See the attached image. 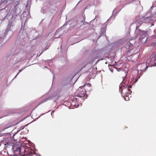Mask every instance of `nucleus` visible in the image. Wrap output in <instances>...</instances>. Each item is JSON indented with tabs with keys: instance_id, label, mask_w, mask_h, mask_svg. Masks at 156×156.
<instances>
[{
	"instance_id": "nucleus-6",
	"label": "nucleus",
	"mask_w": 156,
	"mask_h": 156,
	"mask_svg": "<svg viewBox=\"0 0 156 156\" xmlns=\"http://www.w3.org/2000/svg\"><path fill=\"white\" fill-rule=\"evenodd\" d=\"M98 58V56L94 57L92 60L89 61L88 62V64H91L93 63L96 59Z\"/></svg>"
},
{
	"instance_id": "nucleus-9",
	"label": "nucleus",
	"mask_w": 156,
	"mask_h": 156,
	"mask_svg": "<svg viewBox=\"0 0 156 156\" xmlns=\"http://www.w3.org/2000/svg\"><path fill=\"white\" fill-rule=\"evenodd\" d=\"M150 18H151L152 17H151L150 16V17H147L145 18V19H147V20L149 19V20H148V21H149V20H150V19H149Z\"/></svg>"
},
{
	"instance_id": "nucleus-12",
	"label": "nucleus",
	"mask_w": 156,
	"mask_h": 156,
	"mask_svg": "<svg viewBox=\"0 0 156 156\" xmlns=\"http://www.w3.org/2000/svg\"><path fill=\"white\" fill-rule=\"evenodd\" d=\"M87 86H88V87H90L91 86V84L90 83H88L87 84Z\"/></svg>"
},
{
	"instance_id": "nucleus-14",
	"label": "nucleus",
	"mask_w": 156,
	"mask_h": 156,
	"mask_svg": "<svg viewBox=\"0 0 156 156\" xmlns=\"http://www.w3.org/2000/svg\"><path fill=\"white\" fill-rule=\"evenodd\" d=\"M9 127H10V126H8V127H6V128H4V129H2V130H3V131H4V130H5V129H7V128H9Z\"/></svg>"
},
{
	"instance_id": "nucleus-15",
	"label": "nucleus",
	"mask_w": 156,
	"mask_h": 156,
	"mask_svg": "<svg viewBox=\"0 0 156 156\" xmlns=\"http://www.w3.org/2000/svg\"><path fill=\"white\" fill-rule=\"evenodd\" d=\"M113 69H111V70H110L112 72H113Z\"/></svg>"
},
{
	"instance_id": "nucleus-4",
	"label": "nucleus",
	"mask_w": 156,
	"mask_h": 156,
	"mask_svg": "<svg viewBox=\"0 0 156 156\" xmlns=\"http://www.w3.org/2000/svg\"><path fill=\"white\" fill-rule=\"evenodd\" d=\"M49 100V98H47L41 101L38 105L36 107V108L37 107L40 105L44 103Z\"/></svg>"
},
{
	"instance_id": "nucleus-5",
	"label": "nucleus",
	"mask_w": 156,
	"mask_h": 156,
	"mask_svg": "<svg viewBox=\"0 0 156 156\" xmlns=\"http://www.w3.org/2000/svg\"><path fill=\"white\" fill-rule=\"evenodd\" d=\"M98 58V56L94 57L92 60L89 61L88 62V64H91L93 63L96 59Z\"/></svg>"
},
{
	"instance_id": "nucleus-7",
	"label": "nucleus",
	"mask_w": 156,
	"mask_h": 156,
	"mask_svg": "<svg viewBox=\"0 0 156 156\" xmlns=\"http://www.w3.org/2000/svg\"><path fill=\"white\" fill-rule=\"evenodd\" d=\"M146 32L145 31H142L140 32V34L143 37H144L146 35Z\"/></svg>"
},
{
	"instance_id": "nucleus-10",
	"label": "nucleus",
	"mask_w": 156,
	"mask_h": 156,
	"mask_svg": "<svg viewBox=\"0 0 156 156\" xmlns=\"http://www.w3.org/2000/svg\"><path fill=\"white\" fill-rule=\"evenodd\" d=\"M148 67V66H146V67H145V69H144L143 70V71H145L147 70V69Z\"/></svg>"
},
{
	"instance_id": "nucleus-18",
	"label": "nucleus",
	"mask_w": 156,
	"mask_h": 156,
	"mask_svg": "<svg viewBox=\"0 0 156 156\" xmlns=\"http://www.w3.org/2000/svg\"><path fill=\"white\" fill-rule=\"evenodd\" d=\"M139 39H140V38H139Z\"/></svg>"
},
{
	"instance_id": "nucleus-8",
	"label": "nucleus",
	"mask_w": 156,
	"mask_h": 156,
	"mask_svg": "<svg viewBox=\"0 0 156 156\" xmlns=\"http://www.w3.org/2000/svg\"><path fill=\"white\" fill-rule=\"evenodd\" d=\"M124 99L126 101H127L129 100V98L128 96L126 95V96L124 98Z\"/></svg>"
},
{
	"instance_id": "nucleus-16",
	"label": "nucleus",
	"mask_w": 156,
	"mask_h": 156,
	"mask_svg": "<svg viewBox=\"0 0 156 156\" xmlns=\"http://www.w3.org/2000/svg\"><path fill=\"white\" fill-rule=\"evenodd\" d=\"M9 156H16V155H10Z\"/></svg>"
},
{
	"instance_id": "nucleus-3",
	"label": "nucleus",
	"mask_w": 156,
	"mask_h": 156,
	"mask_svg": "<svg viewBox=\"0 0 156 156\" xmlns=\"http://www.w3.org/2000/svg\"><path fill=\"white\" fill-rule=\"evenodd\" d=\"M151 58V61L156 64V54H153Z\"/></svg>"
},
{
	"instance_id": "nucleus-19",
	"label": "nucleus",
	"mask_w": 156,
	"mask_h": 156,
	"mask_svg": "<svg viewBox=\"0 0 156 156\" xmlns=\"http://www.w3.org/2000/svg\"><path fill=\"white\" fill-rule=\"evenodd\" d=\"M155 14L156 15V13H155Z\"/></svg>"
},
{
	"instance_id": "nucleus-17",
	"label": "nucleus",
	"mask_w": 156,
	"mask_h": 156,
	"mask_svg": "<svg viewBox=\"0 0 156 156\" xmlns=\"http://www.w3.org/2000/svg\"><path fill=\"white\" fill-rule=\"evenodd\" d=\"M143 66H145V65L144 64H143Z\"/></svg>"
},
{
	"instance_id": "nucleus-13",
	"label": "nucleus",
	"mask_w": 156,
	"mask_h": 156,
	"mask_svg": "<svg viewBox=\"0 0 156 156\" xmlns=\"http://www.w3.org/2000/svg\"><path fill=\"white\" fill-rule=\"evenodd\" d=\"M128 90L129 91V94L132 92V91L130 89H129V88L128 89Z\"/></svg>"
},
{
	"instance_id": "nucleus-1",
	"label": "nucleus",
	"mask_w": 156,
	"mask_h": 156,
	"mask_svg": "<svg viewBox=\"0 0 156 156\" xmlns=\"http://www.w3.org/2000/svg\"><path fill=\"white\" fill-rule=\"evenodd\" d=\"M78 96L82 99H86L88 96L86 94V90L84 89L81 92H80Z\"/></svg>"
},
{
	"instance_id": "nucleus-11",
	"label": "nucleus",
	"mask_w": 156,
	"mask_h": 156,
	"mask_svg": "<svg viewBox=\"0 0 156 156\" xmlns=\"http://www.w3.org/2000/svg\"><path fill=\"white\" fill-rule=\"evenodd\" d=\"M41 101V98H39L37 100V102H40Z\"/></svg>"
},
{
	"instance_id": "nucleus-2",
	"label": "nucleus",
	"mask_w": 156,
	"mask_h": 156,
	"mask_svg": "<svg viewBox=\"0 0 156 156\" xmlns=\"http://www.w3.org/2000/svg\"><path fill=\"white\" fill-rule=\"evenodd\" d=\"M21 148L20 147H17L15 150H14L13 151L14 154L11 155H16V156H17L18 155H19L20 154L21 152Z\"/></svg>"
}]
</instances>
